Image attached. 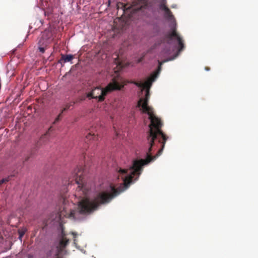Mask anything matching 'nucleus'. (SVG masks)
<instances>
[{
  "label": "nucleus",
  "instance_id": "20",
  "mask_svg": "<svg viewBox=\"0 0 258 258\" xmlns=\"http://www.w3.org/2000/svg\"><path fill=\"white\" fill-rule=\"evenodd\" d=\"M52 127L50 126L48 129V131L46 132V133L45 135H44L43 136H42V137L41 138V140H42L43 138H44L45 137L48 136L49 132H50L52 130Z\"/></svg>",
  "mask_w": 258,
  "mask_h": 258
},
{
  "label": "nucleus",
  "instance_id": "15",
  "mask_svg": "<svg viewBox=\"0 0 258 258\" xmlns=\"http://www.w3.org/2000/svg\"><path fill=\"white\" fill-rule=\"evenodd\" d=\"M75 104V102H71L70 103H68L65 105V107L62 109L61 111V113H63L64 111L68 110L71 106H73L74 104Z\"/></svg>",
  "mask_w": 258,
  "mask_h": 258
},
{
  "label": "nucleus",
  "instance_id": "7",
  "mask_svg": "<svg viewBox=\"0 0 258 258\" xmlns=\"http://www.w3.org/2000/svg\"><path fill=\"white\" fill-rule=\"evenodd\" d=\"M174 58H168L167 59H165L161 61L158 60V67L157 68V70L154 72L152 75L154 76V78H157L159 74L160 73L162 69V65L168 61L172 60H173Z\"/></svg>",
  "mask_w": 258,
  "mask_h": 258
},
{
  "label": "nucleus",
  "instance_id": "8",
  "mask_svg": "<svg viewBox=\"0 0 258 258\" xmlns=\"http://www.w3.org/2000/svg\"><path fill=\"white\" fill-rule=\"evenodd\" d=\"M41 38L50 43L53 39L52 32L51 31L45 30L42 33Z\"/></svg>",
  "mask_w": 258,
  "mask_h": 258
},
{
  "label": "nucleus",
  "instance_id": "3",
  "mask_svg": "<svg viewBox=\"0 0 258 258\" xmlns=\"http://www.w3.org/2000/svg\"><path fill=\"white\" fill-rule=\"evenodd\" d=\"M124 86L123 84H120L115 79H113L112 81L109 83L104 88L100 87H96L92 91L87 94V97L89 99H98V101L102 102L105 99V97L113 91L120 90Z\"/></svg>",
  "mask_w": 258,
  "mask_h": 258
},
{
  "label": "nucleus",
  "instance_id": "9",
  "mask_svg": "<svg viewBox=\"0 0 258 258\" xmlns=\"http://www.w3.org/2000/svg\"><path fill=\"white\" fill-rule=\"evenodd\" d=\"M156 78H154V76L151 74L150 77L148 80L143 83V89H146V90H149L152 86V83L155 80Z\"/></svg>",
  "mask_w": 258,
  "mask_h": 258
},
{
  "label": "nucleus",
  "instance_id": "22",
  "mask_svg": "<svg viewBox=\"0 0 258 258\" xmlns=\"http://www.w3.org/2000/svg\"><path fill=\"white\" fill-rule=\"evenodd\" d=\"M63 202L64 205L66 204V200L63 199Z\"/></svg>",
  "mask_w": 258,
  "mask_h": 258
},
{
  "label": "nucleus",
  "instance_id": "24",
  "mask_svg": "<svg viewBox=\"0 0 258 258\" xmlns=\"http://www.w3.org/2000/svg\"><path fill=\"white\" fill-rule=\"evenodd\" d=\"M206 70L208 71L209 70V68H206Z\"/></svg>",
  "mask_w": 258,
  "mask_h": 258
},
{
  "label": "nucleus",
  "instance_id": "4",
  "mask_svg": "<svg viewBox=\"0 0 258 258\" xmlns=\"http://www.w3.org/2000/svg\"><path fill=\"white\" fill-rule=\"evenodd\" d=\"M147 0H135L132 4H124L122 3H118L117 9H120L123 11V15L126 16L127 18L132 19L134 18V15L142 9L145 8L148 6Z\"/></svg>",
  "mask_w": 258,
  "mask_h": 258
},
{
  "label": "nucleus",
  "instance_id": "5",
  "mask_svg": "<svg viewBox=\"0 0 258 258\" xmlns=\"http://www.w3.org/2000/svg\"><path fill=\"white\" fill-rule=\"evenodd\" d=\"M174 39H176L178 41L179 45L178 51L180 52L184 48V44L182 38L176 32V24L175 23L171 25L170 31L165 35V39L168 44L171 43V42Z\"/></svg>",
  "mask_w": 258,
  "mask_h": 258
},
{
  "label": "nucleus",
  "instance_id": "16",
  "mask_svg": "<svg viewBox=\"0 0 258 258\" xmlns=\"http://www.w3.org/2000/svg\"><path fill=\"white\" fill-rule=\"evenodd\" d=\"M62 113L60 112V113L57 115V116L55 118L53 122V124H56L57 122H58L59 121L61 120L62 117Z\"/></svg>",
  "mask_w": 258,
  "mask_h": 258
},
{
  "label": "nucleus",
  "instance_id": "25",
  "mask_svg": "<svg viewBox=\"0 0 258 258\" xmlns=\"http://www.w3.org/2000/svg\"><path fill=\"white\" fill-rule=\"evenodd\" d=\"M176 57V55H175V56H174V57H173L172 58H175V57ZM174 59V58H173V59Z\"/></svg>",
  "mask_w": 258,
  "mask_h": 258
},
{
  "label": "nucleus",
  "instance_id": "10",
  "mask_svg": "<svg viewBox=\"0 0 258 258\" xmlns=\"http://www.w3.org/2000/svg\"><path fill=\"white\" fill-rule=\"evenodd\" d=\"M98 140V137L96 136L95 133L89 132L86 137L85 142L87 144L91 143V141H96Z\"/></svg>",
  "mask_w": 258,
  "mask_h": 258
},
{
  "label": "nucleus",
  "instance_id": "12",
  "mask_svg": "<svg viewBox=\"0 0 258 258\" xmlns=\"http://www.w3.org/2000/svg\"><path fill=\"white\" fill-rule=\"evenodd\" d=\"M69 239H68L66 237H63L59 242V246L60 250H62L68 244Z\"/></svg>",
  "mask_w": 258,
  "mask_h": 258
},
{
  "label": "nucleus",
  "instance_id": "26",
  "mask_svg": "<svg viewBox=\"0 0 258 258\" xmlns=\"http://www.w3.org/2000/svg\"><path fill=\"white\" fill-rule=\"evenodd\" d=\"M176 57V55H175V56H174V57H173L172 58H175V57ZM174 59V58H173V59Z\"/></svg>",
  "mask_w": 258,
  "mask_h": 258
},
{
  "label": "nucleus",
  "instance_id": "17",
  "mask_svg": "<svg viewBox=\"0 0 258 258\" xmlns=\"http://www.w3.org/2000/svg\"><path fill=\"white\" fill-rule=\"evenodd\" d=\"M10 176L8 177L7 178L2 179V180H0V186L3 183H6L9 182L10 181Z\"/></svg>",
  "mask_w": 258,
  "mask_h": 258
},
{
  "label": "nucleus",
  "instance_id": "13",
  "mask_svg": "<svg viewBox=\"0 0 258 258\" xmlns=\"http://www.w3.org/2000/svg\"><path fill=\"white\" fill-rule=\"evenodd\" d=\"M27 231V229L26 228H22L21 229H19L18 230V233H19V238L21 240H22V238L23 236L24 235L25 233Z\"/></svg>",
  "mask_w": 258,
  "mask_h": 258
},
{
  "label": "nucleus",
  "instance_id": "21",
  "mask_svg": "<svg viewBox=\"0 0 258 258\" xmlns=\"http://www.w3.org/2000/svg\"><path fill=\"white\" fill-rule=\"evenodd\" d=\"M145 56V54H144L141 57L139 58L138 60V63H140L141 62H142V60H143Z\"/></svg>",
  "mask_w": 258,
  "mask_h": 258
},
{
  "label": "nucleus",
  "instance_id": "1",
  "mask_svg": "<svg viewBox=\"0 0 258 258\" xmlns=\"http://www.w3.org/2000/svg\"><path fill=\"white\" fill-rule=\"evenodd\" d=\"M149 98V90H146L145 97L141 98L138 103V106L141 107L142 112L148 114L151 122L149 125V130L146 133V158L134 161L128 169H120L118 172L125 188L130 186L135 176L137 177L135 180L138 179L144 165L154 161L162 154L168 139L161 130L163 125L161 120L154 114L153 108L148 105Z\"/></svg>",
  "mask_w": 258,
  "mask_h": 258
},
{
  "label": "nucleus",
  "instance_id": "6",
  "mask_svg": "<svg viewBox=\"0 0 258 258\" xmlns=\"http://www.w3.org/2000/svg\"><path fill=\"white\" fill-rule=\"evenodd\" d=\"M165 4V0H162L159 5V9L164 11L165 18L168 21H172L174 19V16L170 9L166 6Z\"/></svg>",
  "mask_w": 258,
  "mask_h": 258
},
{
  "label": "nucleus",
  "instance_id": "11",
  "mask_svg": "<svg viewBox=\"0 0 258 258\" xmlns=\"http://www.w3.org/2000/svg\"><path fill=\"white\" fill-rule=\"evenodd\" d=\"M74 58V55L72 54H61L60 60H63V62H67L71 61Z\"/></svg>",
  "mask_w": 258,
  "mask_h": 258
},
{
  "label": "nucleus",
  "instance_id": "23",
  "mask_svg": "<svg viewBox=\"0 0 258 258\" xmlns=\"http://www.w3.org/2000/svg\"><path fill=\"white\" fill-rule=\"evenodd\" d=\"M28 159H29V157H27V158L25 159V161H28Z\"/></svg>",
  "mask_w": 258,
  "mask_h": 258
},
{
  "label": "nucleus",
  "instance_id": "14",
  "mask_svg": "<svg viewBox=\"0 0 258 258\" xmlns=\"http://www.w3.org/2000/svg\"><path fill=\"white\" fill-rule=\"evenodd\" d=\"M50 44L49 42H47V41H46L44 39L41 38L40 40L38 41V45L39 46H46L47 47V46Z\"/></svg>",
  "mask_w": 258,
  "mask_h": 258
},
{
  "label": "nucleus",
  "instance_id": "18",
  "mask_svg": "<svg viewBox=\"0 0 258 258\" xmlns=\"http://www.w3.org/2000/svg\"><path fill=\"white\" fill-rule=\"evenodd\" d=\"M133 83L137 86L143 89V83L141 82H134Z\"/></svg>",
  "mask_w": 258,
  "mask_h": 258
},
{
  "label": "nucleus",
  "instance_id": "19",
  "mask_svg": "<svg viewBox=\"0 0 258 258\" xmlns=\"http://www.w3.org/2000/svg\"><path fill=\"white\" fill-rule=\"evenodd\" d=\"M46 48H47V47H46V46L38 45V49H39V51L42 53L45 52V50Z\"/></svg>",
  "mask_w": 258,
  "mask_h": 258
},
{
  "label": "nucleus",
  "instance_id": "2",
  "mask_svg": "<svg viewBox=\"0 0 258 258\" xmlns=\"http://www.w3.org/2000/svg\"><path fill=\"white\" fill-rule=\"evenodd\" d=\"M73 181L78 185L75 196L80 200L78 202V207L75 209L68 210L67 207L59 212L60 218L66 217L72 220H79L81 215L90 214L96 210L100 205L106 204L120 192L117 191L113 186H111L112 192L101 191L99 192L92 200L87 198L89 189L85 184L84 180V170L81 167H77L72 173L69 180V184L73 183Z\"/></svg>",
  "mask_w": 258,
  "mask_h": 258
}]
</instances>
